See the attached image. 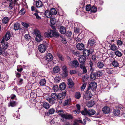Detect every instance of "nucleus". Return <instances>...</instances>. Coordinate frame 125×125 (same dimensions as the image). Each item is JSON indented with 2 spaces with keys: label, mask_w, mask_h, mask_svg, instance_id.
<instances>
[{
  "label": "nucleus",
  "mask_w": 125,
  "mask_h": 125,
  "mask_svg": "<svg viewBox=\"0 0 125 125\" xmlns=\"http://www.w3.org/2000/svg\"><path fill=\"white\" fill-rule=\"evenodd\" d=\"M44 35L48 38L54 37H58L59 36V33L53 30H50L44 33Z\"/></svg>",
  "instance_id": "1"
},
{
  "label": "nucleus",
  "mask_w": 125,
  "mask_h": 125,
  "mask_svg": "<svg viewBox=\"0 0 125 125\" xmlns=\"http://www.w3.org/2000/svg\"><path fill=\"white\" fill-rule=\"evenodd\" d=\"M53 59V57L51 53H48L45 56V59L42 58L41 61L43 64H45L50 61H51Z\"/></svg>",
  "instance_id": "2"
},
{
  "label": "nucleus",
  "mask_w": 125,
  "mask_h": 125,
  "mask_svg": "<svg viewBox=\"0 0 125 125\" xmlns=\"http://www.w3.org/2000/svg\"><path fill=\"white\" fill-rule=\"evenodd\" d=\"M33 33L36 36L35 39L36 41L39 42L42 40V37L41 36L40 32L38 30H34Z\"/></svg>",
  "instance_id": "3"
},
{
  "label": "nucleus",
  "mask_w": 125,
  "mask_h": 125,
  "mask_svg": "<svg viewBox=\"0 0 125 125\" xmlns=\"http://www.w3.org/2000/svg\"><path fill=\"white\" fill-rule=\"evenodd\" d=\"M68 64L72 68H77L79 67V64L78 61L76 60H74L69 62Z\"/></svg>",
  "instance_id": "4"
},
{
  "label": "nucleus",
  "mask_w": 125,
  "mask_h": 125,
  "mask_svg": "<svg viewBox=\"0 0 125 125\" xmlns=\"http://www.w3.org/2000/svg\"><path fill=\"white\" fill-rule=\"evenodd\" d=\"M97 86V83L95 82H93L90 83L88 87L89 88L91 89V90L93 91V90L96 89Z\"/></svg>",
  "instance_id": "5"
},
{
  "label": "nucleus",
  "mask_w": 125,
  "mask_h": 125,
  "mask_svg": "<svg viewBox=\"0 0 125 125\" xmlns=\"http://www.w3.org/2000/svg\"><path fill=\"white\" fill-rule=\"evenodd\" d=\"M38 48L40 52L41 53H43L45 51L47 47L44 45L42 44L39 46Z\"/></svg>",
  "instance_id": "6"
},
{
  "label": "nucleus",
  "mask_w": 125,
  "mask_h": 125,
  "mask_svg": "<svg viewBox=\"0 0 125 125\" xmlns=\"http://www.w3.org/2000/svg\"><path fill=\"white\" fill-rule=\"evenodd\" d=\"M61 117L62 118L66 119H70L73 118V117L72 115L70 114H63L61 115Z\"/></svg>",
  "instance_id": "7"
},
{
  "label": "nucleus",
  "mask_w": 125,
  "mask_h": 125,
  "mask_svg": "<svg viewBox=\"0 0 125 125\" xmlns=\"http://www.w3.org/2000/svg\"><path fill=\"white\" fill-rule=\"evenodd\" d=\"M76 47L78 50L80 51L83 50L84 48V45L81 43L77 44L76 45Z\"/></svg>",
  "instance_id": "8"
},
{
  "label": "nucleus",
  "mask_w": 125,
  "mask_h": 125,
  "mask_svg": "<svg viewBox=\"0 0 125 125\" xmlns=\"http://www.w3.org/2000/svg\"><path fill=\"white\" fill-rule=\"evenodd\" d=\"M90 90H91V89L89 88L88 87L85 93L86 94V95L87 97V99H90L91 98L92 96V94L91 93V91L90 90Z\"/></svg>",
  "instance_id": "9"
},
{
  "label": "nucleus",
  "mask_w": 125,
  "mask_h": 125,
  "mask_svg": "<svg viewBox=\"0 0 125 125\" xmlns=\"http://www.w3.org/2000/svg\"><path fill=\"white\" fill-rule=\"evenodd\" d=\"M86 60V57L84 55H81L79 57V61L81 63H85Z\"/></svg>",
  "instance_id": "10"
},
{
  "label": "nucleus",
  "mask_w": 125,
  "mask_h": 125,
  "mask_svg": "<svg viewBox=\"0 0 125 125\" xmlns=\"http://www.w3.org/2000/svg\"><path fill=\"white\" fill-rule=\"evenodd\" d=\"M18 104V103L14 101H10L8 103V106L13 107L16 106Z\"/></svg>",
  "instance_id": "11"
},
{
  "label": "nucleus",
  "mask_w": 125,
  "mask_h": 125,
  "mask_svg": "<svg viewBox=\"0 0 125 125\" xmlns=\"http://www.w3.org/2000/svg\"><path fill=\"white\" fill-rule=\"evenodd\" d=\"M88 115L90 116L94 115L95 113V111L93 109H90L88 110Z\"/></svg>",
  "instance_id": "12"
},
{
  "label": "nucleus",
  "mask_w": 125,
  "mask_h": 125,
  "mask_svg": "<svg viewBox=\"0 0 125 125\" xmlns=\"http://www.w3.org/2000/svg\"><path fill=\"white\" fill-rule=\"evenodd\" d=\"M102 111L105 114H108L110 111V109L107 106L104 107L102 109Z\"/></svg>",
  "instance_id": "13"
},
{
  "label": "nucleus",
  "mask_w": 125,
  "mask_h": 125,
  "mask_svg": "<svg viewBox=\"0 0 125 125\" xmlns=\"http://www.w3.org/2000/svg\"><path fill=\"white\" fill-rule=\"evenodd\" d=\"M120 107H118V108H116L114 110L113 113L115 115H118L120 114V109H121Z\"/></svg>",
  "instance_id": "14"
},
{
  "label": "nucleus",
  "mask_w": 125,
  "mask_h": 125,
  "mask_svg": "<svg viewBox=\"0 0 125 125\" xmlns=\"http://www.w3.org/2000/svg\"><path fill=\"white\" fill-rule=\"evenodd\" d=\"M68 87L70 88H72L74 86V83L71 79H68Z\"/></svg>",
  "instance_id": "15"
},
{
  "label": "nucleus",
  "mask_w": 125,
  "mask_h": 125,
  "mask_svg": "<svg viewBox=\"0 0 125 125\" xmlns=\"http://www.w3.org/2000/svg\"><path fill=\"white\" fill-rule=\"evenodd\" d=\"M36 7L37 8H41L43 5V4L42 1L40 0L36 1Z\"/></svg>",
  "instance_id": "16"
},
{
  "label": "nucleus",
  "mask_w": 125,
  "mask_h": 125,
  "mask_svg": "<svg viewBox=\"0 0 125 125\" xmlns=\"http://www.w3.org/2000/svg\"><path fill=\"white\" fill-rule=\"evenodd\" d=\"M60 31L62 34H64L66 32V29L65 27L63 26H61L60 28Z\"/></svg>",
  "instance_id": "17"
},
{
  "label": "nucleus",
  "mask_w": 125,
  "mask_h": 125,
  "mask_svg": "<svg viewBox=\"0 0 125 125\" xmlns=\"http://www.w3.org/2000/svg\"><path fill=\"white\" fill-rule=\"evenodd\" d=\"M10 33L8 31H7L4 37V38L5 40L7 41L10 39Z\"/></svg>",
  "instance_id": "18"
},
{
  "label": "nucleus",
  "mask_w": 125,
  "mask_h": 125,
  "mask_svg": "<svg viewBox=\"0 0 125 125\" xmlns=\"http://www.w3.org/2000/svg\"><path fill=\"white\" fill-rule=\"evenodd\" d=\"M44 15L46 17L49 18L51 17L52 15L50 13V11L48 10H46L44 12Z\"/></svg>",
  "instance_id": "19"
},
{
  "label": "nucleus",
  "mask_w": 125,
  "mask_h": 125,
  "mask_svg": "<svg viewBox=\"0 0 125 125\" xmlns=\"http://www.w3.org/2000/svg\"><path fill=\"white\" fill-rule=\"evenodd\" d=\"M20 28V24L19 23L16 22L14 23V29L15 30H17Z\"/></svg>",
  "instance_id": "20"
},
{
  "label": "nucleus",
  "mask_w": 125,
  "mask_h": 125,
  "mask_svg": "<svg viewBox=\"0 0 125 125\" xmlns=\"http://www.w3.org/2000/svg\"><path fill=\"white\" fill-rule=\"evenodd\" d=\"M60 89L61 90H64L66 88V85L64 83H61L59 85Z\"/></svg>",
  "instance_id": "21"
},
{
  "label": "nucleus",
  "mask_w": 125,
  "mask_h": 125,
  "mask_svg": "<svg viewBox=\"0 0 125 125\" xmlns=\"http://www.w3.org/2000/svg\"><path fill=\"white\" fill-rule=\"evenodd\" d=\"M76 106L77 109L74 111V112L75 113H79L80 112V104H77L76 105Z\"/></svg>",
  "instance_id": "22"
},
{
  "label": "nucleus",
  "mask_w": 125,
  "mask_h": 125,
  "mask_svg": "<svg viewBox=\"0 0 125 125\" xmlns=\"http://www.w3.org/2000/svg\"><path fill=\"white\" fill-rule=\"evenodd\" d=\"M50 11L52 15H54L56 14L57 13V11L54 8H52L50 9Z\"/></svg>",
  "instance_id": "23"
},
{
  "label": "nucleus",
  "mask_w": 125,
  "mask_h": 125,
  "mask_svg": "<svg viewBox=\"0 0 125 125\" xmlns=\"http://www.w3.org/2000/svg\"><path fill=\"white\" fill-rule=\"evenodd\" d=\"M24 93L25 91L24 89H20L18 90V94L19 95H23L24 94Z\"/></svg>",
  "instance_id": "24"
},
{
  "label": "nucleus",
  "mask_w": 125,
  "mask_h": 125,
  "mask_svg": "<svg viewBox=\"0 0 125 125\" xmlns=\"http://www.w3.org/2000/svg\"><path fill=\"white\" fill-rule=\"evenodd\" d=\"M42 106L44 108L47 109H49L50 107L49 104L45 102L43 104Z\"/></svg>",
  "instance_id": "25"
},
{
  "label": "nucleus",
  "mask_w": 125,
  "mask_h": 125,
  "mask_svg": "<svg viewBox=\"0 0 125 125\" xmlns=\"http://www.w3.org/2000/svg\"><path fill=\"white\" fill-rule=\"evenodd\" d=\"M89 50H84L83 51V55H84L85 57L89 55Z\"/></svg>",
  "instance_id": "26"
},
{
  "label": "nucleus",
  "mask_w": 125,
  "mask_h": 125,
  "mask_svg": "<svg viewBox=\"0 0 125 125\" xmlns=\"http://www.w3.org/2000/svg\"><path fill=\"white\" fill-rule=\"evenodd\" d=\"M97 67L99 68H102L104 66V64L102 62H98L97 64Z\"/></svg>",
  "instance_id": "27"
},
{
  "label": "nucleus",
  "mask_w": 125,
  "mask_h": 125,
  "mask_svg": "<svg viewBox=\"0 0 125 125\" xmlns=\"http://www.w3.org/2000/svg\"><path fill=\"white\" fill-rule=\"evenodd\" d=\"M97 8L94 6H92L91 7V12L93 13L96 12L97 11Z\"/></svg>",
  "instance_id": "28"
},
{
  "label": "nucleus",
  "mask_w": 125,
  "mask_h": 125,
  "mask_svg": "<svg viewBox=\"0 0 125 125\" xmlns=\"http://www.w3.org/2000/svg\"><path fill=\"white\" fill-rule=\"evenodd\" d=\"M60 70V68L58 66L54 67L53 69V71L54 73H58Z\"/></svg>",
  "instance_id": "29"
},
{
  "label": "nucleus",
  "mask_w": 125,
  "mask_h": 125,
  "mask_svg": "<svg viewBox=\"0 0 125 125\" xmlns=\"http://www.w3.org/2000/svg\"><path fill=\"white\" fill-rule=\"evenodd\" d=\"M112 65L114 67H116L118 66L119 63L116 60L113 61L112 63Z\"/></svg>",
  "instance_id": "30"
},
{
  "label": "nucleus",
  "mask_w": 125,
  "mask_h": 125,
  "mask_svg": "<svg viewBox=\"0 0 125 125\" xmlns=\"http://www.w3.org/2000/svg\"><path fill=\"white\" fill-rule=\"evenodd\" d=\"M46 83V81L45 79H41L39 82L40 85H44Z\"/></svg>",
  "instance_id": "31"
},
{
  "label": "nucleus",
  "mask_w": 125,
  "mask_h": 125,
  "mask_svg": "<svg viewBox=\"0 0 125 125\" xmlns=\"http://www.w3.org/2000/svg\"><path fill=\"white\" fill-rule=\"evenodd\" d=\"M82 114L84 115H88V110L86 108H84L83 110L81 111Z\"/></svg>",
  "instance_id": "32"
},
{
  "label": "nucleus",
  "mask_w": 125,
  "mask_h": 125,
  "mask_svg": "<svg viewBox=\"0 0 125 125\" xmlns=\"http://www.w3.org/2000/svg\"><path fill=\"white\" fill-rule=\"evenodd\" d=\"M9 21V18L7 17H5L2 20L3 23L4 24H6L8 23Z\"/></svg>",
  "instance_id": "33"
},
{
  "label": "nucleus",
  "mask_w": 125,
  "mask_h": 125,
  "mask_svg": "<svg viewBox=\"0 0 125 125\" xmlns=\"http://www.w3.org/2000/svg\"><path fill=\"white\" fill-rule=\"evenodd\" d=\"M71 52L73 54L76 56H79L80 54L79 51H76L74 50H72Z\"/></svg>",
  "instance_id": "34"
},
{
  "label": "nucleus",
  "mask_w": 125,
  "mask_h": 125,
  "mask_svg": "<svg viewBox=\"0 0 125 125\" xmlns=\"http://www.w3.org/2000/svg\"><path fill=\"white\" fill-rule=\"evenodd\" d=\"M115 53L116 56L119 57H121L122 56V54L118 50L115 51Z\"/></svg>",
  "instance_id": "35"
},
{
  "label": "nucleus",
  "mask_w": 125,
  "mask_h": 125,
  "mask_svg": "<svg viewBox=\"0 0 125 125\" xmlns=\"http://www.w3.org/2000/svg\"><path fill=\"white\" fill-rule=\"evenodd\" d=\"M96 75L95 73H91L90 75V78L93 80H94L96 79Z\"/></svg>",
  "instance_id": "36"
},
{
  "label": "nucleus",
  "mask_w": 125,
  "mask_h": 125,
  "mask_svg": "<svg viewBox=\"0 0 125 125\" xmlns=\"http://www.w3.org/2000/svg\"><path fill=\"white\" fill-rule=\"evenodd\" d=\"M112 51H115L118 49L117 47L115 44L112 45L110 47Z\"/></svg>",
  "instance_id": "37"
},
{
  "label": "nucleus",
  "mask_w": 125,
  "mask_h": 125,
  "mask_svg": "<svg viewBox=\"0 0 125 125\" xmlns=\"http://www.w3.org/2000/svg\"><path fill=\"white\" fill-rule=\"evenodd\" d=\"M72 34V32L71 31H67L66 32L65 35L67 36L68 38H70V37Z\"/></svg>",
  "instance_id": "38"
},
{
  "label": "nucleus",
  "mask_w": 125,
  "mask_h": 125,
  "mask_svg": "<svg viewBox=\"0 0 125 125\" xmlns=\"http://www.w3.org/2000/svg\"><path fill=\"white\" fill-rule=\"evenodd\" d=\"M89 78L88 76L87 75H84L82 77L83 81V82H84L87 81Z\"/></svg>",
  "instance_id": "39"
},
{
  "label": "nucleus",
  "mask_w": 125,
  "mask_h": 125,
  "mask_svg": "<svg viewBox=\"0 0 125 125\" xmlns=\"http://www.w3.org/2000/svg\"><path fill=\"white\" fill-rule=\"evenodd\" d=\"M52 89L54 92L57 91L59 90V88L58 85H53Z\"/></svg>",
  "instance_id": "40"
},
{
  "label": "nucleus",
  "mask_w": 125,
  "mask_h": 125,
  "mask_svg": "<svg viewBox=\"0 0 125 125\" xmlns=\"http://www.w3.org/2000/svg\"><path fill=\"white\" fill-rule=\"evenodd\" d=\"M8 46V43L7 42H5L2 45V48L4 50L7 49Z\"/></svg>",
  "instance_id": "41"
},
{
  "label": "nucleus",
  "mask_w": 125,
  "mask_h": 125,
  "mask_svg": "<svg viewBox=\"0 0 125 125\" xmlns=\"http://www.w3.org/2000/svg\"><path fill=\"white\" fill-rule=\"evenodd\" d=\"M94 104V103L92 101H90L88 102L87 104V105L89 107H92Z\"/></svg>",
  "instance_id": "42"
},
{
  "label": "nucleus",
  "mask_w": 125,
  "mask_h": 125,
  "mask_svg": "<svg viewBox=\"0 0 125 125\" xmlns=\"http://www.w3.org/2000/svg\"><path fill=\"white\" fill-rule=\"evenodd\" d=\"M24 38L27 41H29L30 40L31 37L29 34H26L24 36Z\"/></svg>",
  "instance_id": "43"
},
{
  "label": "nucleus",
  "mask_w": 125,
  "mask_h": 125,
  "mask_svg": "<svg viewBox=\"0 0 125 125\" xmlns=\"http://www.w3.org/2000/svg\"><path fill=\"white\" fill-rule=\"evenodd\" d=\"M77 121L80 123L84 125L86 124V121L85 119H83V122L81 120H77Z\"/></svg>",
  "instance_id": "44"
},
{
  "label": "nucleus",
  "mask_w": 125,
  "mask_h": 125,
  "mask_svg": "<svg viewBox=\"0 0 125 125\" xmlns=\"http://www.w3.org/2000/svg\"><path fill=\"white\" fill-rule=\"evenodd\" d=\"M88 43L91 46L93 45L94 44V41L93 39H90Z\"/></svg>",
  "instance_id": "45"
},
{
  "label": "nucleus",
  "mask_w": 125,
  "mask_h": 125,
  "mask_svg": "<svg viewBox=\"0 0 125 125\" xmlns=\"http://www.w3.org/2000/svg\"><path fill=\"white\" fill-rule=\"evenodd\" d=\"M51 97L54 100H55L57 98V95L56 93H52L51 94Z\"/></svg>",
  "instance_id": "46"
},
{
  "label": "nucleus",
  "mask_w": 125,
  "mask_h": 125,
  "mask_svg": "<svg viewBox=\"0 0 125 125\" xmlns=\"http://www.w3.org/2000/svg\"><path fill=\"white\" fill-rule=\"evenodd\" d=\"M56 20L55 18H51L50 19V22L52 25H54L56 23Z\"/></svg>",
  "instance_id": "47"
},
{
  "label": "nucleus",
  "mask_w": 125,
  "mask_h": 125,
  "mask_svg": "<svg viewBox=\"0 0 125 125\" xmlns=\"http://www.w3.org/2000/svg\"><path fill=\"white\" fill-rule=\"evenodd\" d=\"M63 94H59L57 95V98L58 99L61 100L63 99Z\"/></svg>",
  "instance_id": "48"
},
{
  "label": "nucleus",
  "mask_w": 125,
  "mask_h": 125,
  "mask_svg": "<svg viewBox=\"0 0 125 125\" xmlns=\"http://www.w3.org/2000/svg\"><path fill=\"white\" fill-rule=\"evenodd\" d=\"M47 100L50 103L52 104L54 103V100L51 98H48Z\"/></svg>",
  "instance_id": "49"
},
{
  "label": "nucleus",
  "mask_w": 125,
  "mask_h": 125,
  "mask_svg": "<svg viewBox=\"0 0 125 125\" xmlns=\"http://www.w3.org/2000/svg\"><path fill=\"white\" fill-rule=\"evenodd\" d=\"M57 113H58V114L60 115L61 116V115L63 114L64 113L63 110L61 109L60 110H57L56 111Z\"/></svg>",
  "instance_id": "50"
},
{
  "label": "nucleus",
  "mask_w": 125,
  "mask_h": 125,
  "mask_svg": "<svg viewBox=\"0 0 125 125\" xmlns=\"http://www.w3.org/2000/svg\"><path fill=\"white\" fill-rule=\"evenodd\" d=\"M55 109L53 108H51L49 110L48 113L50 114H53L55 111Z\"/></svg>",
  "instance_id": "51"
},
{
  "label": "nucleus",
  "mask_w": 125,
  "mask_h": 125,
  "mask_svg": "<svg viewBox=\"0 0 125 125\" xmlns=\"http://www.w3.org/2000/svg\"><path fill=\"white\" fill-rule=\"evenodd\" d=\"M34 15L35 16L37 20H39L41 19V17L39 16V15L37 13H35Z\"/></svg>",
  "instance_id": "52"
},
{
  "label": "nucleus",
  "mask_w": 125,
  "mask_h": 125,
  "mask_svg": "<svg viewBox=\"0 0 125 125\" xmlns=\"http://www.w3.org/2000/svg\"><path fill=\"white\" fill-rule=\"evenodd\" d=\"M91 5H88L86 6V11H91Z\"/></svg>",
  "instance_id": "53"
},
{
  "label": "nucleus",
  "mask_w": 125,
  "mask_h": 125,
  "mask_svg": "<svg viewBox=\"0 0 125 125\" xmlns=\"http://www.w3.org/2000/svg\"><path fill=\"white\" fill-rule=\"evenodd\" d=\"M87 84V83H84L81 87V90L82 91H83L85 88V87Z\"/></svg>",
  "instance_id": "54"
},
{
  "label": "nucleus",
  "mask_w": 125,
  "mask_h": 125,
  "mask_svg": "<svg viewBox=\"0 0 125 125\" xmlns=\"http://www.w3.org/2000/svg\"><path fill=\"white\" fill-rule=\"evenodd\" d=\"M81 96V94L79 92H77L75 94V97L77 99H79L80 98Z\"/></svg>",
  "instance_id": "55"
},
{
  "label": "nucleus",
  "mask_w": 125,
  "mask_h": 125,
  "mask_svg": "<svg viewBox=\"0 0 125 125\" xmlns=\"http://www.w3.org/2000/svg\"><path fill=\"white\" fill-rule=\"evenodd\" d=\"M96 76L99 77L101 76L102 75V73L101 71H98L95 73Z\"/></svg>",
  "instance_id": "56"
},
{
  "label": "nucleus",
  "mask_w": 125,
  "mask_h": 125,
  "mask_svg": "<svg viewBox=\"0 0 125 125\" xmlns=\"http://www.w3.org/2000/svg\"><path fill=\"white\" fill-rule=\"evenodd\" d=\"M23 82V80L22 78H20L19 79V81L18 82V84L19 85L22 84Z\"/></svg>",
  "instance_id": "57"
},
{
  "label": "nucleus",
  "mask_w": 125,
  "mask_h": 125,
  "mask_svg": "<svg viewBox=\"0 0 125 125\" xmlns=\"http://www.w3.org/2000/svg\"><path fill=\"white\" fill-rule=\"evenodd\" d=\"M22 24L26 28H27L29 26L28 24L24 22H22Z\"/></svg>",
  "instance_id": "58"
},
{
  "label": "nucleus",
  "mask_w": 125,
  "mask_h": 125,
  "mask_svg": "<svg viewBox=\"0 0 125 125\" xmlns=\"http://www.w3.org/2000/svg\"><path fill=\"white\" fill-rule=\"evenodd\" d=\"M74 31L76 33H79L80 32L79 29L76 27H75L74 29Z\"/></svg>",
  "instance_id": "59"
},
{
  "label": "nucleus",
  "mask_w": 125,
  "mask_h": 125,
  "mask_svg": "<svg viewBox=\"0 0 125 125\" xmlns=\"http://www.w3.org/2000/svg\"><path fill=\"white\" fill-rule=\"evenodd\" d=\"M1 122H4L6 121V118L4 116H1Z\"/></svg>",
  "instance_id": "60"
},
{
  "label": "nucleus",
  "mask_w": 125,
  "mask_h": 125,
  "mask_svg": "<svg viewBox=\"0 0 125 125\" xmlns=\"http://www.w3.org/2000/svg\"><path fill=\"white\" fill-rule=\"evenodd\" d=\"M63 72H65V71H67V67L65 65L63 66L62 68Z\"/></svg>",
  "instance_id": "61"
},
{
  "label": "nucleus",
  "mask_w": 125,
  "mask_h": 125,
  "mask_svg": "<svg viewBox=\"0 0 125 125\" xmlns=\"http://www.w3.org/2000/svg\"><path fill=\"white\" fill-rule=\"evenodd\" d=\"M69 100H66L64 102L63 104L64 106L66 105H69Z\"/></svg>",
  "instance_id": "62"
},
{
  "label": "nucleus",
  "mask_w": 125,
  "mask_h": 125,
  "mask_svg": "<svg viewBox=\"0 0 125 125\" xmlns=\"http://www.w3.org/2000/svg\"><path fill=\"white\" fill-rule=\"evenodd\" d=\"M106 70L109 74L110 73L112 74V71H113V70H112L111 69H109L108 68H107L106 69Z\"/></svg>",
  "instance_id": "63"
},
{
  "label": "nucleus",
  "mask_w": 125,
  "mask_h": 125,
  "mask_svg": "<svg viewBox=\"0 0 125 125\" xmlns=\"http://www.w3.org/2000/svg\"><path fill=\"white\" fill-rule=\"evenodd\" d=\"M36 72L34 70H33L32 71V72L31 73V75L32 76L34 77L36 76Z\"/></svg>",
  "instance_id": "64"
}]
</instances>
